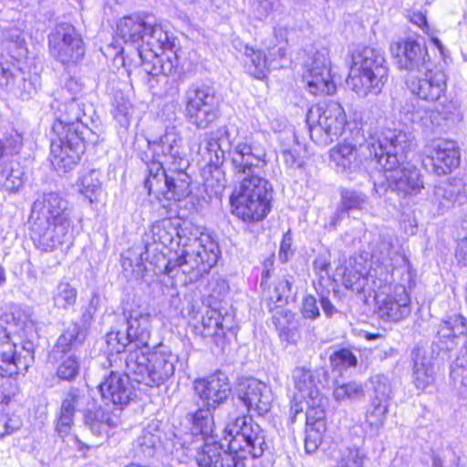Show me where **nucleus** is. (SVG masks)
<instances>
[{
	"label": "nucleus",
	"instance_id": "8fccbe9b",
	"mask_svg": "<svg viewBox=\"0 0 467 467\" xmlns=\"http://www.w3.org/2000/svg\"><path fill=\"white\" fill-rule=\"evenodd\" d=\"M161 438L158 433L143 431L136 441L138 453L145 458L154 457L161 449Z\"/></svg>",
	"mask_w": 467,
	"mask_h": 467
},
{
	"label": "nucleus",
	"instance_id": "6ab92c4d",
	"mask_svg": "<svg viewBox=\"0 0 467 467\" xmlns=\"http://www.w3.org/2000/svg\"><path fill=\"white\" fill-rule=\"evenodd\" d=\"M187 421L192 425L191 431L182 432L181 430H177L172 432L165 443V450L172 454L175 453L177 457L187 453L190 442H182V441L188 435L194 438L200 435L207 442L214 441L212 436H209L214 427V420L211 410H195L193 413H189Z\"/></svg>",
	"mask_w": 467,
	"mask_h": 467
},
{
	"label": "nucleus",
	"instance_id": "6e6552de",
	"mask_svg": "<svg viewBox=\"0 0 467 467\" xmlns=\"http://www.w3.org/2000/svg\"><path fill=\"white\" fill-rule=\"evenodd\" d=\"M389 68L381 50L366 47L352 55L348 86L359 97L379 95L385 86Z\"/></svg>",
	"mask_w": 467,
	"mask_h": 467
},
{
	"label": "nucleus",
	"instance_id": "f03ea898",
	"mask_svg": "<svg viewBox=\"0 0 467 467\" xmlns=\"http://www.w3.org/2000/svg\"><path fill=\"white\" fill-rule=\"evenodd\" d=\"M147 147L138 156L148 168L144 186L149 194L175 202L187 197L191 193V178L185 172L189 161L178 130L167 127L159 138L147 139Z\"/></svg>",
	"mask_w": 467,
	"mask_h": 467
},
{
	"label": "nucleus",
	"instance_id": "a211bd4d",
	"mask_svg": "<svg viewBox=\"0 0 467 467\" xmlns=\"http://www.w3.org/2000/svg\"><path fill=\"white\" fill-rule=\"evenodd\" d=\"M303 80L313 95H330L336 85L331 76L328 51L325 48L316 51L304 64Z\"/></svg>",
	"mask_w": 467,
	"mask_h": 467
},
{
	"label": "nucleus",
	"instance_id": "e433bc0d",
	"mask_svg": "<svg viewBox=\"0 0 467 467\" xmlns=\"http://www.w3.org/2000/svg\"><path fill=\"white\" fill-rule=\"evenodd\" d=\"M279 337L287 344H296L301 337L300 322L291 310L280 309L274 316Z\"/></svg>",
	"mask_w": 467,
	"mask_h": 467
},
{
	"label": "nucleus",
	"instance_id": "338daca9",
	"mask_svg": "<svg viewBox=\"0 0 467 467\" xmlns=\"http://www.w3.org/2000/svg\"><path fill=\"white\" fill-rule=\"evenodd\" d=\"M204 150L208 153V160L211 162H218L224 156V150L215 138H211L205 143Z\"/></svg>",
	"mask_w": 467,
	"mask_h": 467
},
{
	"label": "nucleus",
	"instance_id": "a19ab883",
	"mask_svg": "<svg viewBox=\"0 0 467 467\" xmlns=\"http://www.w3.org/2000/svg\"><path fill=\"white\" fill-rule=\"evenodd\" d=\"M85 418L90 424V429L99 433L107 432L119 421V415L113 410H87Z\"/></svg>",
	"mask_w": 467,
	"mask_h": 467
},
{
	"label": "nucleus",
	"instance_id": "bf43d9fd",
	"mask_svg": "<svg viewBox=\"0 0 467 467\" xmlns=\"http://www.w3.org/2000/svg\"><path fill=\"white\" fill-rule=\"evenodd\" d=\"M366 454L357 447H348L342 453L338 467H363Z\"/></svg>",
	"mask_w": 467,
	"mask_h": 467
},
{
	"label": "nucleus",
	"instance_id": "864d4df0",
	"mask_svg": "<svg viewBox=\"0 0 467 467\" xmlns=\"http://www.w3.org/2000/svg\"><path fill=\"white\" fill-rule=\"evenodd\" d=\"M99 176V171L90 170L80 180L79 191L90 202H94L97 194L100 192L101 182Z\"/></svg>",
	"mask_w": 467,
	"mask_h": 467
},
{
	"label": "nucleus",
	"instance_id": "f3484780",
	"mask_svg": "<svg viewBox=\"0 0 467 467\" xmlns=\"http://www.w3.org/2000/svg\"><path fill=\"white\" fill-rule=\"evenodd\" d=\"M55 134L57 139L52 140L50 145V161L58 173H66L72 171L79 162L89 137L65 133L63 130Z\"/></svg>",
	"mask_w": 467,
	"mask_h": 467
},
{
	"label": "nucleus",
	"instance_id": "9b49d317",
	"mask_svg": "<svg viewBox=\"0 0 467 467\" xmlns=\"http://www.w3.org/2000/svg\"><path fill=\"white\" fill-rule=\"evenodd\" d=\"M220 441L239 458H260L265 450L261 427L247 415L229 419Z\"/></svg>",
	"mask_w": 467,
	"mask_h": 467
},
{
	"label": "nucleus",
	"instance_id": "603ef678",
	"mask_svg": "<svg viewBox=\"0 0 467 467\" xmlns=\"http://www.w3.org/2000/svg\"><path fill=\"white\" fill-rule=\"evenodd\" d=\"M292 293V282L288 278L279 280L270 296V303H268L269 311H274L288 302Z\"/></svg>",
	"mask_w": 467,
	"mask_h": 467
},
{
	"label": "nucleus",
	"instance_id": "37998d69",
	"mask_svg": "<svg viewBox=\"0 0 467 467\" xmlns=\"http://www.w3.org/2000/svg\"><path fill=\"white\" fill-rule=\"evenodd\" d=\"M460 195L456 191V187L448 182H441L434 186L433 202L439 206V212H443L458 202Z\"/></svg>",
	"mask_w": 467,
	"mask_h": 467
},
{
	"label": "nucleus",
	"instance_id": "de8ad7c7",
	"mask_svg": "<svg viewBox=\"0 0 467 467\" xmlns=\"http://www.w3.org/2000/svg\"><path fill=\"white\" fill-rule=\"evenodd\" d=\"M291 31L287 26L278 25L274 28L275 44L267 46L272 59L283 58L286 54L288 35Z\"/></svg>",
	"mask_w": 467,
	"mask_h": 467
},
{
	"label": "nucleus",
	"instance_id": "39448f33",
	"mask_svg": "<svg viewBox=\"0 0 467 467\" xmlns=\"http://www.w3.org/2000/svg\"><path fill=\"white\" fill-rule=\"evenodd\" d=\"M31 219V239L41 252H53L71 242L68 202L60 193H44L35 201Z\"/></svg>",
	"mask_w": 467,
	"mask_h": 467
},
{
	"label": "nucleus",
	"instance_id": "13d9d810",
	"mask_svg": "<svg viewBox=\"0 0 467 467\" xmlns=\"http://www.w3.org/2000/svg\"><path fill=\"white\" fill-rule=\"evenodd\" d=\"M329 360L331 366L340 371L351 367H356L358 363L356 356L348 348H341L335 351L330 356Z\"/></svg>",
	"mask_w": 467,
	"mask_h": 467
},
{
	"label": "nucleus",
	"instance_id": "f8f14e48",
	"mask_svg": "<svg viewBox=\"0 0 467 467\" xmlns=\"http://www.w3.org/2000/svg\"><path fill=\"white\" fill-rule=\"evenodd\" d=\"M371 284V281L344 283L345 286L352 291L373 296L378 315L384 320L398 322L410 315V297L404 285H397L392 290V283L379 288L374 287Z\"/></svg>",
	"mask_w": 467,
	"mask_h": 467
},
{
	"label": "nucleus",
	"instance_id": "aec40b11",
	"mask_svg": "<svg viewBox=\"0 0 467 467\" xmlns=\"http://www.w3.org/2000/svg\"><path fill=\"white\" fill-rule=\"evenodd\" d=\"M390 51L396 58L400 69H405L411 75L422 73L431 67V61L424 40L408 37L404 41L391 45Z\"/></svg>",
	"mask_w": 467,
	"mask_h": 467
},
{
	"label": "nucleus",
	"instance_id": "a878e982",
	"mask_svg": "<svg viewBox=\"0 0 467 467\" xmlns=\"http://www.w3.org/2000/svg\"><path fill=\"white\" fill-rule=\"evenodd\" d=\"M235 399L246 409H267L270 391L266 385L254 378H247L239 382Z\"/></svg>",
	"mask_w": 467,
	"mask_h": 467
},
{
	"label": "nucleus",
	"instance_id": "9d476101",
	"mask_svg": "<svg viewBox=\"0 0 467 467\" xmlns=\"http://www.w3.org/2000/svg\"><path fill=\"white\" fill-rule=\"evenodd\" d=\"M81 88L77 80L69 78L65 85L55 93L56 98L52 108L56 121L52 126L54 133H77L89 137L92 131L84 122L86 117L85 104L78 98Z\"/></svg>",
	"mask_w": 467,
	"mask_h": 467
},
{
	"label": "nucleus",
	"instance_id": "2f4dec72",
	"mask_svg": "<svg viewBox=\"0 0 467 467\" xmlns=\"http://www.w3.org/2000/svg\"><path fill=\"white\" fill-rule=\"evenodd\" d=\"M130 376L111 372L109 376L99 384V391L102 399L109 400L113 405H127L130 400L131 391L128 388Z\"/></svg>",
	"mask_w": 467,
	"mask_h": 467
},
{
	"label": "nucleus",
	"instance_id": "ddd939ff",
	"mask_svg": "<svg viewBox=\"0 0 467 467\" xmlns=\"http://www.w3.org/2000/svg\"><path fill=\"white\" fill-rule=\"evenodd\" d=\"M184 116L198 130H206L221 117L222 98L214 87L193 83L184 93Z\"/></svg>",
	"mask_w": 467,
	"mask_h": 467
},
{
	"label": "nucleus",
	"instance_id": "b1692460",
	"mask_svg": "<svg viewBox=\"0 0 467 467\" xmlns=\"http://www.w3.org/2000/svg\"><path fill=\"white\" fill-rule=\"evenodd\" d=\"M138 61L134 67L140 66L143 71L152 78L163 75L171 76L176 72L178 67V57L176 52L154 53L152 50L145 52L140 49L137 56Z\"/></svg>",
	"mask_w": 467,
	"mask_h": 467
},
{
	"label": "nucleus",
	"instance_id": "69168bd1",
	"mask_svg": "<svg viewBox=\"0 0 467 467\" xmlns=\"http://www.w3.org/2000/svg\"><path fill=\"white\" fill-rule=\"evenodd\" d=\"M74 410H60V415L57 423V431L61 437L67 436L73 424Z\"/></svg>",
	"mask_w": 467,
	"mask_h": 467
},
{
	"label": "nucleus",
	"instance_id": "58836bf2",
	"mask_svg": "<svg viewBox=\"0 0 467 467\" xmlns=\"http://www.w3.org/2000/svg\"><path fill=\"white\" fill-rule=\"evenodd\" d=\"M0 183L9 192H16L22 187L24 184V171L18 161L2 162L0 166Z\"/></svg>",
	"mask_w": 467,
	"mask_h": 467
},
{
	"label": "nucleus",
	"instance_id": "dca6fc26",
	"mask_svg": "<svg viewBox=\"0 0 467 467\" xmlns=\"http://www.w3.org/2000/svg\"><path fill=\"white\" fill-rule=\"evenodd\" d=\"M48 47L51 57L64 66L76 65L85 55L82 38L67 23L57 25L48 35Z\"/></svg>",
	"mask_w": 467,
	"mask_h": 467
},
{
	"label": "nucleus",
	"instance_id": "0e129e2a",
	"mask_svg": "<svg viewBox=\"0 0 467 467\" xmlns=\"http://www.w3.org/2000/svg\"><path fill=\"white\" fill-rule=\"evenodd\" d=\"M301 313L304 318L316 320L320 317V311L317 298L312 295L304 297L301 306Z\"/></svg>",
	"mask_w": 467,
	"mask_h": 467
},
{
	"label": "nucleus",
	"instance_id": "0eeeda50",
	"mask_svg": "<svg viewBox=\"0 0 467 467\" xmlns=\"http://www.w3.org/2000/svg\"><path fill=\"white\" fill-rule=\"evenodd\" d=\"M380 139L381 133L367 139L360 129L352 130L349 137L329 150V161L336 172L353 181L364 171L365 161L371 160L379 164L383 156L378 146Z\"/></svg>",
	"mask_w": 467,
	"mask_h": 467
},
{
	"label": "nucleus",
	"instance_id": "774afa93",
	"mask_svg": "<svg viewBox=\"0 0 467 467\" xmlns=\"http://www.w3.org/2000/svg\"><path fill=\"white\" fill-rule=\"evenodd\" d=\"M439 113L443 117L444 119L451 122L459 121L462 119L460 107L455 101H449L442 105Z\"/></svg>",
	"mask_w": 467,
	"mask_h": 467
},
{
	"label": "nucleus",
	"instance_id": "a18cd8bd",
	"mask_svg": "<svg viewBox=\"0 0 467 467\" xmlns=\"http://www.w3.org/2000/svg\"><path fill=\"white\" fill-rule=\"evenodd\" d=\"M78 290L67 282H60L53 292V303L57 308L67 310L77 302Z\"/></svg>",
	"mask_w": 467,
	"mask_h": 467
},
{
	"label": "nucleus",
	"instance_id": "5fc2aeb1",
	"mask_svg": "<svg viewBox=\"0 0 467 467\" xmlns=\"http://www.w3.org/2000/svg\"><path fill=\"white\" fill-rule=\"evenodd\" d=\"M24 22L18 18L15 19L13 17L10 22L3 21L0 24L2 38L5 41L13 42L17 46H20L24 42Z\"/></svg>",
	"mask_w": 467,
	"mask_h": 467
},
{
	"label": "nucleus",
	"instance_id": "c756f323",
	"mask_svg": "<svg viewBox=\"0 0 467 467\" xmlns=\"http://www.w3.org/2000/svg\"><path fill=\"white\" fill-rule=\"evenodd\" d=\"M150 366V349H129L126 370L131 380L148 387H155Z\"/></svg>",
	"mask_w": 467,
	"mask_h": 467
},
{
	"label": "nucleus",
	"instance_id": "ea45409f",
	"mask_svg": "<svg viewBox=\"0 0 467 467\" xmlns=\"http://www.w3.org/2000/svg\"><path fill=\"white\" fill-rule=\"evenodd\" d=\"M244 55V67L247 72L259 79L265 77L269 63L275 60L269 55L266 57L262 51L248 47H245Z\"/></svg>",
	"mask_w": 467,
	"mask_h": 467
},
{
	"label": "nucleus",
	"instance_id": "052dcab7",
	"mask_svg": "<svg viewBox=\"0 0 467 467\" xmlns=\"http://www.w3.org/2000/svg\"><path fill=\"white\" fill-rule=\"evenodd\" d=\"M113 117L119 123L121 127L127 128L130 123L133 113L132 106L129 101L123 98L116 99L113 104Z\"/></svg>",
	"mask_w": 467,
	"mask_h": 467
},
{
	"label": "nucleus",
	"instance_id": "393cba45",
	"mask_svg": "<svg viewBox=\"0 0 467 467\" xmlns=\"http://www.w3.org/2000/svg\"><path fill=\"white\" fill-rule=\"evenodd\" d=\"M295 387L297 389L293 397L296 409H304L305 401L306 409H318L321 404L316 403L318 391L316 386L314 373L306 368H296L293 371Z\"/></svg>",
	"mask_w": 467,
	"mask_h": 467
},
{
	"label": "nucleus",
	"instance_id": "e2e57ef3",
	"mask_svg": "<svg viewBox=\"0 0 467 467\" xmlns=\"http://www.w3.org/2000/svg\"><path fill=\"white\" fill-rule=\"evenodd\" d=\"M403 110L409 116V119L411 122L421 123L424 126L428 125V115L430 111L427 109V108L419 105L418 102L417 104L407 103L403 107Z\"/></svg>",
	"mask_w": 467,
	"mask_h": 467
},
{
	"label": "nucleus",
	"instance_id": "7ed1b4c3",
	"mask_svg": "<svg viewBox=\"0 0 467 467\" xmlns=\"http://www.w3.org/2000/svg\"><path fill=\"white\" fill-rule=\"evenodd\" d=\"M151 239L164 247H171L174 243L180 247L177 258L169 260L165 265L164 272L169 275L178 267L183 274L192 275L197 279L218 261L217 243L192 224L180 226L178 222L169 218L158 221L151 227Z\"/></svg>",
	"mask_w": 467,
	"mask_h": 467
},
{
	"label": "nucleus",
	"instance_id": "bb28decb",
	"mask_svg": "<svg viewBox=\"0 0 467 467\" xmlns=\"http://www.w3.org/2000/svg\"><path fill=\"white\" fill-rule=\"evenodd\" d=\"M26 355L23 357L16 353V346L9 341L0 344V379L5 375L11 376L18 373L20 369H26L34 359L32 344L24 347Z\"/></svg>",
	"mask_w": 467,
	"mask_h": 467
},
{
	"label": "nucleus",
	"instance_id": "412c9836",
	"mask_svg": "<svg viewBox=\"0 0 467 467\" xmlns=\"http://www.w3.org/2000/svg\"><path fill=\"white\" fill-rule=\"evenodd\" d=\"M423 155L439 176L450 173L460 164L459 148L452 140L436 138L429 140L423 148Z\"/></svg>",
	"mask_w": 467,
	"mask_h": 467
},
{
	"label": "nucleus",
	"instance_id": "4be33fe9",
	"mask_svg": "<svg viewBox=\"0 0 467 467\" xmlns=\"http://www.w3.org/2000/svg\"><path fill=\"white\" fill-rule=\"evenodd\" d=\"M406 83L413 95L428 102L438 101L444 97L447 88L444 72L432 69L431 67L424 69L422 73L410 75Z\"/></svg>",
	"mask_w": 467,
	"mask_h": 467
},
{
	"label": "nucleus",
	"instance_id": "5701e85b",
	"mask_svg": "<svg viewBox=\"0 0 467 467\" xmlns=\"http://www.w3.org/2000/svg\"><path fill=\"white\" fill-rule=\"evenodd\" d=\"M194 388L206 409H216L231 395L228 377L220 370L205 379L196 380Z\"/></svg>",
	"mask_w": 467,
	"mask_h": 467
},
{
	"label": "nucleus",
	"instance_id": "c85d7f7f",
	"mask_svg": "<svg viewBox=\"0 0 467 467\" xmlns=\"http://www.w3.org/2000/svg\"><path fill=\"white\" fill-rule=\"evenodd\" d=\"M467 334V319L461 314L446 316L437 330L441 348L452 350L458 345V339Z\"/></svg>",
	"mask_w": 467,
	"mask_h": 467
},
{
	"label": "nucleus",
	"instance_id": "1a4fd4ad",
	"mask_svg": "<svg viewBox=\"0 0 467 467\" xmlns=\"http://www.w3.org/2000/svg\"><path fill=\"white\" fill-rule=\"evenodd\" d=\"M151 316L140 308L124 311L112 330L106 335L109 352L120 354L130 349H150Z\"/></svg>",
	"mask_w": 467,
	"mask_h": 467
},
{
	"label": "nucleus",
	"instance_id": "79ce46f5",
	"mask_svg": "<svg viewBox=\"0 0 467 467\" xmlns=\"http://www.w3.org/2000/svg\"><path fill=\"white\" fill-rule=\"evenodd\" d=\"M374 387V409H389L391 406L390 399L392 388L389 379L385 375H376L371 379Z\"/></svg>",
	"mask_w": 467,
	"mask_h": 467
},
{
	"label": "nucleus",
	"instance_id": "423d86ee",
	"mask_svg": "<svg viewBox=\"0 0 467 467\" xmlns=\"http://www.w3.org/2000/svg\"><path fill=\"white\" fill-rule=\"evenodd\" d=\"M403 265L408 268V276L410 278V262L406 255L400 253L394 244V237L389 234H381L371 251L369 269L363 265L361 256L351 258V268H346L343 282L351 283L371 281V285L379 288L393 282L395 267Z\"/></svg>",
	"mask_w": 467,
	"mask_h": 467
},
{
	"label": "nucleus",
	"instance_id": "680f3d73",
	"mask_svg": "<svg viewBox=\"0 0 467 467\" xmlns=\"http://www.w3.org/2000/svg\"><path fill=\"white\" fill-rule=\"evenodd\" d=\"M387 410H367L364 422V429L370 435H377L379 430L383 426L385 412Z\"/></svg>",
	"mask_w": 467,
	"mask_h": 467
},
{
	"label": "nucleus",
	"instance_id": "473e14b6",
	"mask_svg": "<svg viewBox=\"0 0 467 467\" xmlns=\"http://www.w3.org/2000/svg\"><path fill=\"white\" fill-rule=\"evenodd\" d=\"M149 21L140 15H130L122 17L117 24V35L125 44L140 45Z\"/></svg>",
	"mask_w": 467,
	"mask_h": 467
},
{
	"label": "nucleus",
	"instance_id": "3c124183",
	"mask_svg": "<svg viewBox=\"0 0 467 467\" xmlns=\"http://www.w3.org/2000/svg\"><path fill=\"white\" fill-rule=\"evenodd\" d=\"M451 381L456 395L463 400L467 399V367L458 360L451 367Z\"/></svg>",
	"mask_w": 467,
	"mask_h": 467
},
{
	"label": "nucleus",
	"instance_id": "7c9ffc66",
	"mask_svg": "<svg viewBox=\"0 0 467 467\" xmlns=\"http://www.w3.org/2000/svg\"><path fill=\"white\" fill-rule=\"evenodd\" d=\"M174 47L175 38L164 30L161 25L149 21L135 54L138 56L140 49L145 52L152 50L154 53L174 52L172 50Z\"/></svg>",
	"mask_w": 467,
	"mask_h": 467
},
{
	"label": "nucleus",
	"instance_id": "f704fd0d",
	"mask_svg": "<svg viewBox=\"0 0 467 467\" xmlns=\"http://www.w3.org/2000/svg\"><path fill=\"white\" fill-rule=\"evenodd\" d=\"M411 356L414 362V384L417 389L425 390L434 382V368L431 358L426 357V350L420 347L413 348Z\"/></svg>",
	"mask_w": 467,
	"mask_h": 467
},
{
	"label": "nucleus",
	"instance_id": "6e6d98bb",
	"mask_svg": "<svg viewBox=\"0 0 467 467\" xmlns=\"http://www.w3.org/2000/svg\"><path fill=\"white\" fill-rule=\"evenodd\" d=\"M333 394L335 399L338 401H345L348 400H359L364 396V389L362 385L359 383L348 382L336 386Z\"/></svg>",
	"mask_w": 467,
	"mask_h": 467
},
{
	"label": "nucleus",
	"instance_id": "4d7b16f0",
	"mask_svg": "<svg viewBox=\"0 0 467 467\" xmlns=\"http://www.w3.org/2000/svg\"><path fill=\"white\" fill-rule=\"evenodd\" d=\"M89 397L77 388H70L65 394L60 409H80L88 406Z\"/></svg>",
	"mask_w": 467,
	"mask_h": 467
},
{
	"label": "nucleus",
	"instance_id": "09e8293b",
	"mask_svg": "<svg viewBox=\"0 0 467 467\" xmlns=\"http://www.w3.org/2000/svg\"><path fill=\"white\" fill-rule=\"evenodd\" d=\"M54 358H59V364L57 368V375L63 380L74 379L79 372V361L74 353L59 354L57 357L52 355Z\"/></svg>",
	"mask_w": 467,
	"mask_h": 467
},
{
	"label": "nucleus",
	"instance_id": "72a5a7b5",
	"mask_svg": "<svg viewBox=\"0 0 467 467\" xmlns=\"http://www.w3.org/2000/svg\"><path fill=\"white\" fill-rule=\"evenodd\" d=\"M326 410H306L305 451L311 454L317 451L322 441V433L327 429Z\"/></svg>",
	"mask_w": 467,
	"mask_h": 467
},
{
	"label": "nucleus",
	"instance_id": "c9c22d12",
	"mask_svg": "<svg viewBox=\"0 0 467 467\" xmlns=\"http://www.w3.org/2000/svg\"><path fill=\"white\" fill-rule=\"evenodd\" d=\"M87 335L85 326H80L78 322H72L58 337L52 350V355L57 357L59 354L66 355L76 350L84 343Z\"/></svg>",
	"mask_w": 467,
	"mask_h": 467
},
{
	"label": "nucleus",
	"instance_id": "cd10ccee",
	"mask_svg": "<svg viewBox=\"0 0 467 467\" xmlns=\"http://www.w3.org/2000/svg\"><path fill=\"white\" fill-rule=\"evenodd\" d=\"M150 361L151 362V376L155 387H158L174 374L178 356L173 354L168 347L160 345L154 348L153 351H150Z\"/></svg>",
	"mask_w": 467,
	"mask_h": 467
},
{
	"label": "nucleus",
	"instance_id": "4468645a",
	"mask_svg": "<svg viewBox=\"0 0 467 467\" xmlns=\"http://www.w3.org/2000/svg\"><path fill=\"white\" fill-rule=\"evenodd\" d=\"M306 122L311 139L318 144L327 145L338 138L347 124L342 106L336 101L329 102L325 109H311Z\"/></svg>",
	"mask_w": 467,
	"mask_h": 467
},
{
	"label": "nucleus",
	"instance_id": "4c0bfd02",
	"mask_svg": "<svg viewBox=\"0 0 467 467\" xmlns=\"http://www.w3.org/2000/svg\"><path fill=\"white\" fill-rule=\"evenodd\" d=\"M368 204V198L365 193L354 189H341L340 203L332 218V224L336 226L340 222L343 213L362 211Z\"/></svg>",
	"mask_w": 467,
	"mask_h": 467
},
{
	"label": "nucleus",
	"instance_id": "c03bdc74",
	"mask_svg": "<svg viewBox=\"0 0 467 467\" xmlns=\"http://www.w3.org/2000/svg\"><path fill=\"white\" fill-rule=\"evenodd\" d=\"M194 330L202 337L218 336L223 330V317L215 309H209L202 316L201 325H195Z\"/></svg>",
	"mask_w": 467,
	"mask_h": 467
},
{
	"label": "nucleus",
	"instance_id": "f257e3e1",
	"mask_svg": "<svg viewBox=\"0 0 467 467\" xmlns=\"http://www.w3.org/2000/svg\"><path fill=\"white\" fill-rule=\"evenodd\" d=\"M234 171L241 184L231 195L233 213L244 222L263 220L270 212L272 189L262 177L267 164L265 149L252 137L229 141Z\"/></svg>",
	"mask_w": 467,
	"mask_h": 467
},
{
	"label": "nucleus",
	"instance_id": "2eb2a0df",
	"mask_svg": "<svg viewBox=\"0 0 467 467\" xmlns=\"http://www.w3.org/2000/svg\"><path fill=\"white\" fill-rule=\"evenodd\" d=\"M190 442L183 456L196 461L198 467H245L244 460L230 451L222 441H205L202 436L188 435L182 442ZM182 457V455H181Z\"/></svg>",
	"mask_w": 467,
	"mask_h": 467
},
{
	"label": "nucleus",
	"instance_id": "49530a36",
	"mask_svg": "<svg viewBox=\"0 0 467 467\" xmlns=\"http://www.w3.org/2000/svg\"><path fill=\"white\" fill-rule=\"evenodd\" d=\"M10 85L5 86L6 88L20 96L22 99H28L36 92V86L32 79H27L26 75L16 69L12 70V78H10Z\"/></svg>",
	"mask_w": 467,
	"mask_h": 467
},
{
	"label": "nucleus",
	"instance_id": "20e7f679",
	"mask_svg": "<svg viewBox=\"0 0 467 467\" xmlns=\"http://www.w3.org/2000/svg\"><path fill=\"white\" fill-rule=\"evenodd\" d=\"M378 146L383 152L379 165L385 171L390 192L402 201L419 194L424 182L420 170L407 161L410 148L407 133L399 130H383Z\"/></svg>",
	"mask_w": 467,
	"mask_h": 467
}]
</instances>
